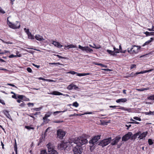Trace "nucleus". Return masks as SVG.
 <instances>
[{
	"label": "nucleus",
	"instance_id": "bb28decb",
	"mask_svg": "<svg viewBox=\"0 0 154 154\" xmlns=\"http://www.w3.org/2000/svg\"><path fill=\"white\" fill-rule=\"evenodd\" d=\"M102 70L103 71L102 72L105 73H108V72H109L110 71H112V69H102Z\"/></svg>",
	"mask_w": 154,
	"mask_h": 154
},
{
	"label": "nucleus",
	"instance_id": "6e6552de",
	"mask_svg": "<svg viewBox=\"0 0 154 154\" xmlns=\"http://www.w3.org/2000/svg\"><path fill=\"white\" fill-rule=\"evenodd\" d=\"M133 134L131 132H128V133L125 134L122 137V141H126L129 139H130L131 136Z\"/></svg>",
	"mask_w": 154,
	"mask_h": 154
},
{
	"label": "nucleus",
	"instance_id": "7c9ffc66",
	"mask_svg": "<svg viewBox=\"0 0 154 154\" xmlns=\"http://www.w3.org/2000/svg\"><path fill=\"white\" fill-rule=\"evenodd\" d=\"M47 146L48 148V150L49 149H53V146L50 143H48L47 145Z\"/></svg>",
	"mask_w": 154,
	"mask_h": 154
},
{
	"label": "nucleus",
	"instance_id": "393cba45",
	"mask_svg": "<svg viewBox=\"0 0 154 154\" xmlns=\"http://www.w3.org/2000/svg\"><path fill=\"white\" fill-rule=\"evenodd\" d=\"M144 33L146 35V36H149L150 35L154 36V32H148L146 31V32H144Z\"/></svg>",
	"mask_w": 154,
	"mask_h": 154
},
{
	"label": "nucleus",
	"instance_id": "a211bd4d",
	"mask_svg": "<svg viewBox=\"0 0 154 154\" xmlns=\"http://www.w3.org/2000/svg\"><path fill=\"white\" fill-rule=\"evenodd\" d=\"M114 51H115V54H116V55L117 54V53H119V52H121L122 53H125V52L126 51H120L117 48H116L115 47L113 48Z\"/></svg>",
	"mask_w": 154,
	"mask_h": 154
},
{
	"label": "nucleus",
	"instance_id": "5701e85b",
	"mask_svg": "<svg viewBox=\"0 0 154 154\" xmlns=\"http://www.w3.org/2000/svg\"><path fill=\"white\" fill-rule=\"evenodd\" d=\"M4 113V114L7 116V117L9 119H11V116L9 114L7 110H4L3 111Z\"/></svg>",
	"mask_w": 154,
	"mask_h": 154
},
{
	"label": "nucleus",
	"instance_id": "4be33fe9",
	"mask_svg": "<svg viewBox=\"0 0 154 154\" xmlns=\"http://www.w3.org/2000/svg\"><path fill=\"white\" fill-rule=\"evenodd\" d=\"M127 101V99L125 98H121L117 100H116V102L117 103H119L120 102L125 103Z\"/></svg>",
	"mask_w": 154,
	"mask_h": 154
},
{
	"label": "nucleus",
	"instance_id": "a19ab883",
	"mask_svg": "<svg viewBox=\"0 0 154 154\" xmlns=\"http://www.w3.org/2000/svg\"><path fill=\"white\" fill-rule=\"evenodd\" d=\"M24 30L25 31V32L27 33V35L30 32L29 31V29H27L26 28H25L24 29Z\"/></svg>",
	"mask_w": 154,
	"mask_h": 154
},
{
	"label": "nucleus",
	"instance_id": "dca6fc26",
	"mask_svg": "<svg viewBox=\"0 0 154 154\" xmlns=\"http://www.w3.org/2000/svg\"><path fill=\"white\" fill-rule=\"evenodd\" d=\"M35 38L37 40L39 41H41L44 40V39L42 36L38 34L36 35L35 36Z\"/></svg>",
	"mask_w": 154,
	"mask_h": 154
},
{
	"label": "nucleus",
	"instance_id": "09e8293b",
	"mask_svg": "<svg viewBox=\"0 0 154 154\" xmlns=\"http://www.w3.org/2000/svg\"><path fill=\"white\" fill-rule=\"evenodd\" d=\"M42 109V107H39L34 108L33 109L36 111H40Z\"/></svg>",
	"mask_w": 154,
	"mask_h": 154
},
{
	"label": "nucleus",
	"instance_id": "72a5a7b5",
	"mask_svg": "<svg viewBox=\"0 0 154 154\" xmlns=\"http://www.w3.org/2000/svg\"><path fill=\"white\" fill-rule=\"evenodd\" d=\"M66 47L68 48L69 49V48H76V46L73 45L72 44L70 45H68Z\"/></svg>",
	"mask_w": 154,
	"mask_h": 154
},
{
	"label": "nucleus",
	"instance_id": "de8ad7c7",
	"mask_svg": "<svg viewBox=\"0 0 154 154\" xmlns=\"http://www.w3.org/2000/svg\"><path fill=\"white\" fill-rule=\"evenodd\" d=\"M133 119H134L139 121H141V119L140 118L138 117H134Z\"/></svg>",
	"mask_w": 154,
	"mask_h": 154
},
{
	"label": "nucleus",
	"instance_id": "4468645a",
	"mask_svg": "<svg viewBox=\"0 0 154 154\" xmlns=\"http://www.w3.org/2000/svg\"><path fill=\"white\" fill-rule=\"evenodd\" d=\"M52 114V112L51 111H48L46 114L45 115V116L43 118V119L44 120V122H45V120H48L47 118L49 117Z\"/></svg>",
	"mask_w": 154,
	"mask_h": 154
},
{
	"label": "nucleus",
	"instance_id": "a878e982",
	"mask_svg": "<svg viewBox=\"0 0 154 154\" xmlns=\"http://www.w3.org/2000/svg\"><path fill=\"white\" fill-rule=\"evenodd\" d=\"M77 75L79 76H84L87 75H90L91 74L90 73L88 72L84 73H76Z\"/></svg>",
	"mask_w": 154,
	"mask_h": 154
},
{
	"label": "nucleus",
	"instance_id": "c03bdc74",
	"mask_svg": "<svg viewBox=\"0 0 154 154\" xmlns=\"http://www.w3.org/2000/svg\"><path fill=\"white\" fill-rule=\"evenodd\" d=\"M17 94H14L12 96V97L15 99H17Z\"/></svg>",
	"mask_w": 154,
	"mask_h": 154
},
{
	"label": "nucleus",
	"instance_id": "3c124183",
	"mask_svg": "<svg viewBox=\"0 0 154 154\" xmlns=\"http://www.w3.org/2000/svg\"><path fill=\"white\" fill-rule=\"evenodd\" d=\"M68 73L73 75L77 73V72H75L73 71H70V72H68Z\"/></svg>",
	"mask_w": 154,
	"mask_h": 154
},
{
	"label": "nucleus",
	"instance_id": "37998d69",
	"mask_svg": "<svg viewBox=\"0 0 154 154\" xmlns=\"http://www.w3.org/2000/svg\"><path fill=\"white\" fill-rule=\"evenodd\" d=\"M63 122V121H61V120H57V121H54L53 122L54 123H60Z\"/></svg>",
	"mask_w": 154,
	"mask_h": 154
},
{
	"label": "nucleus",
	"instance_id": "0eeeda50",
	"mask_svg": "<svg viewBox=\"0 0 154 154\" xmlns=\"http://www.w3.org/2000/svg\"><path fill=\"white\" fill-rule=\"evenodd\" d=\"M110 108H113L116 109H120L123 110L127 111L129 112L131 111V108H125L124 107L120 106H109Z\"/></svg>",
	"mask_w": 154,
	"mask_h": 154
},
{
	"label": "nucleus",
	"instance_id": "49530a36",
	"mask_svg": "<svg viewBox=\"0 0 154 154\" xmlns=\"http://www.w3.org/2000/svg\"><path fill=\"white\" fill-rule=\"evenodd\" d=\"M41 154H48L46 151L45 150H42L41 151Z\"/></svg>",
	"mask_w": 154,
	"mask_h": 154
},
{
	"label": "nucleus",
	"instance_id": "8fccbe9b",
	"mask_svg": "<svg viewBox=\"0 0 154 154\" xmlns=\"http://www.w3.org/2000/svg\"><path fill=\"white\" fill-rule=\"evenodd\" d=\"M76 115H77V116L80 115V114H76L75 113H74L73 114L70 115L69 116L70 117H71L73 116H76Z\"/></svg>",
	"mask_w": 154,
	"mask_h": 154
},
{
	"label": "nucleus",
	"instance_id": "c756f323",
	"mask_svg": "<svg viewBox=\"0 0 154 154\" xmlns=\"http://www.w3.org/2000/svg\"><path fill=\"white\" fill-rule=\"evenodd\" d=\"M14 149L15 152L16 154H17V143L15 140V143L14 144Z\"/></svg>",
	"mask_w": 154,
	"mask_h": 154
},
{
	"label": "nucleus",
	"instance_id": "c9c22d12",
	"mask_svg": "<svg viewBox=\"0 0 154 154\" xmlns=\"http://www.w3.org/2000/svg\"><path fill=\"white\" fill-rule=\"evenodd\" d=\"M147 99L149 100H154V94L147 97Z\"/></svg>",
	"mask_w": 154,
	"mask_h": 154
},
{
	"label": "nucleus",
	"instance_id": "7ed1b4c3",
	"mask_svg": "<svg viewBox=\"0 0 154 154\" xmlns=\"http://www.w3.org/2000/svg\"><path fill=\"white\" fill-rule=\"evenodd\" d=\"M141 47L134 45L132 46L131 48H128L127 50L128 53H137L140 51Z\"/></svg>",
	"mask_w": 154,
	"mask_h": 154
},
{
	"label": "nucleus",
	"instance_id": "9b49d317",
	"mask_svg": "<svg viewBox=\"0 0 154 154\" xmlns=\"http://www.w3.org/2000/svg\"><path fill=\"white\" fill-rule=\"evenodd\" d=\"M121 137H117L114 139L111 140L112 142L111 143V144L112 145H115L117 144V143L121 139Z\"/></svg>",
	"mask_w": 154,
	"mask_h": 154
},
{
	"label": "nucleus",
	"instance_id": "603ef678",
	"mask_svg": "<svg viewBox=\"0 0 154 154\" xmlns=\"http://www.w3.org/2000/svg\"><path fill=\"white\" fill-rule=\"evenodd\" d=\"M147 89L145 88H143L141 89H138L137 90L139 91H143L145 90H146Z\"/></svg>",
	"mask_w": 154,
	"mask_h": 154
},
{
	"label": "nucleus",
	"instance_id": "ddd939ff",
	"mask_svg": "<svg viewBox=\"0 0 154 154\" xmlns=\"http://www.w3.org/2000/svg\"><path fill=\"white\" fill-rule=\"evenodd\" d=\"M137 133H138L139 134L138 135V138H140V139H142L144 137H145L147 135V132H143L141 134L140 132H139Z\"/></svg>",
	"mask_w": 154,
	"mask_h": 154
},
{
	"label": "nucleus",
	"instance_id": "473e14b6",
	"mask_svg": "<svg viewBox=\"0 0 154 154\" xmlns=\"http://www.w3.org/2000/svg\"><path fill=\"white\" fill-rule=\"evenodd\" d=\"M154 112H152L151 111H149V112H144V113L146 115H153Z\"/></svg>",
	"mask_w": 154,
	"mask_h": 154
},
{
	"label": "nucleus",
	"instance_id": "2eb2a0df",
	"mask_svg": "<svg viewBox=\"0 0 154 154\" xmlns=\"http://www.w3.org/2000/svg\"><path fill=\"white\" fill-rule=\"evenodd\" d=\"M153 69H150L148 70H144L143 71H141L140 72H137L135 74V75H136L138 74H143L146 72H151L152 71Z\"/></svg>",
	"mask_w": 154,
	"mask_h": 154
},
{
	"label": "nucleus",
	"instance_id": "9d476101",
	"mask_svg": "<svg viewBox=\"0 0 154 154\" xmlns=\"http://www.w3.org/2000/svg\"><path fill=\"white\" fill-rule=\"evenodd\" d=\"M9 27L13 29H19L20 27V23L17 21L15 23H11Z\"/></svg>",
	"mask_w": 154,
	"mask_h": 154
},
{
	"label": "nucleus",
	"instance_id": "f704fd0d",
	"mask_svg": "<svg viewBox=\"0 0 154 154\" xmlns=\"http://www.w3.org/2000/svg\"><path fill=\"white\" fill-rule=\"evenodd\" d=\"M65 111H56V112H53L52 113H53V114L54 116H56V115H57L58 113H60V112H64Z\"/></svg>",
	"mask_w": 154,
	"mask_h": 154
},
{
	"label": "nucleus",
	"instance_id": "39448f33",
	"mask_svg": "<svg viewBox=\"0 0 154 154\" xmlns=\"http://www.w3.org/2000/svg\"><path fill=\"white\" fill-rule=\"evenodd\" d=\"M100 135H96L94 136L92 139L89 141V143L92 146H90V149L93 146L97 143V142L100 138Z\"/></svg>",
	"mask_w": 154,
	"mask_h": 154
},
{
	"label": "nucleus",
	"instance_id": "cd10ccee",
	"mask_svg": "<svg viewBox=\"0 0 154 154\" xmlns=\"http://www.w3.org/2000/svg\"><path fill=\"white\" fill-rule=\"evenodd\" d=\"M109 54L113 56L116 55V54H115V51H112L109 50H107L106 51Z\"/></svg>",
	"mask_w": 154,
	"mask_h": 154
},
{
	"label": "nucleus",
	"instance_id": "c85d7f7f",
	"mask_svg": "<svg viewBox=\"0 0 154 154\" xmlns=\"http://www.w3.org/2000/svg\"><path fill=\"white\" fill-rule=\"evenodd\" d=\"M29 38L31 39H34V36L32 35L31 32L29 33L28 35Z\"/></svg>",
	"mask_w": 154,
	"mask_h": 154
},
{
	"label": "nucleus",
	"instance_id": "2f4dec72",
	"mask_svg": "<svg viewBox=\"0 0 154 154\" xmlns=\"http://www.w3.org/2000/svg\"><path fill=\"white\" fill-rule=\"evenodd\" d=\"M21 56L20 54L17 55H15L13 54H12L10 55L9 56V58H13L14 57H20Z\"/></svg>",
	"mask_w": 154,
	"mask_h": 154
},
{
	"label": "nucleus",
	"instance_id": "4d7b16f0",
	"mask_svg": "<svg viewBox=\"0 0 154 154\" xmlns=\"http://www.w3.org/2000/svg\"><path fill=\"white\" fill-rule=\"evenodd\" d=\"M22 102V103L20 105V106L22 107H23L24 106L25 104L23 102V101Z\"/></svg>",
	"mask_w": 154,
	"mask_h": 154
},
{
	"label": "nucleus",
	"instance_id": "f257e3e1",
	"mask_svg": "<svg viewBox=\"0 0 154 154\" xmlns=\"http://www.w3.org/2000/svg\"><path fill=\"white\" fill-rule=\"evenodd\" d=\"M88 140L85 138L79 137L77 139L74 140L72 143H73V145H76L73 148V151L75 154H81L82 152V149L81 146L83 144L87 143Z\"/></svg>",
	"mask_w": 154,
	"mask_h": 154
},
{
	"label": "nucleus",
	"instance_id": "a18cd8bd",
	"mask_svg": "<svg viewBox=\"0 0 154 154\" xmlns=\"http://www.w3.org/2000/svg\"><path fill=\"white\" fill-rule=\"evenodd\" d=\"M9 17H8L7 18V23L8 24L9 26L12 23L11 22H10L8 20V18H9Z\"/></svg>",
	"mask_w": 154,
	"mask_h": 154
},
{
	"label": "nucleus",
	"instance_id": "6ab92c4d",
	"mask_svg": "<svg viewBox=\"0 0 154 154\" xmlns=\"http://www.w3.org/2000/svg\"><path fill=\"white\" fill-rule=\"evenodd\" d=\"M154 40V38H150L149 40L146 42L142 45V46L144 47L146 45H147L149 44L152 41Z\"/></svg>",
	"mask_w": 154,
	"mask_h": 154
},
{
	"label": "nucleus",
	"instance_id": "864d4df0",
	"mask_svg": "<svg viewBox=\"0 0 154 154\" xmlns=\"http://www.w3.org/2000/svg\"><path fill=\"white\" fill-rule=\"evenodd\" d=\"M26 70L29 72H32V70L31 68H26Z\"/></svg>",
	"mask_w": 154,
	"mask_h": 154
},
{
	"label": "nucleus",
	"instance_id": "0e129e2a",
	"mask_svg": "<svg viewBox=\"0 0 154 154\" xmlns=\"http://www.w3.org/2000/svg\"><path fill=\"white\" fill-rule=\"evenodd\" d=\"M32 115V114H30L28 115V116H30V117L32 118H33L34 119H35V118L34 117V116Z\"/></svg>",
	"mask_w": 154,
	"mask_h": 154
},
{
	"label": "nucleus",
	"instance_id": "e2e57ef3",
	"mask_svg": "<svg viewBox=\"0 0 154 154\" xmlns=\"http://www.w3.org/2000/svg\"><path fill=\"white\" fill-rule=\"evenodd\" d=\"M0 103H2V104H5V103L4 102V101L3 100L0 99Z\"/></svg>",
	"mask_w": 154,
	"mask_h": 154
},
{
	"label": "nucleus",
	"instance_id": "f3484780",
	"mask_svg": "<svg viewBox=\"0 0 154 154\" xmlns=\"http://www.w3.org/2000/svg\"><path fill=\"white\" fill-rule=\"evenodd\" d=\"M52 42H53L52 44H53L55 46L60 48L62 47V46L59 42L54 41H53Z\"/></svg>",
	"mask_w": 154,
	"mask_h": 154
},
{
	"label": "nucleus",
	"instance_id": "bf43d9fd",
	"mask_svg": "<svg viewBox=\"0 0 154 154\" xmlns=\"http://www.w3.org/2000/svg\"><path fill=\"white\" fill-rule=\"evenodd\" d=\"M40 112H35V113H32V115H39L40 114Z\"/></svg>",
	"mask_w": 154,
	"mask_h": 154
},
{
	"label": "nucleus",
	"instance_id": "052dcab7",
	"mask_svg": "<svg viewBox=\"0 0 154 154\" xmlns=\"http://www.w3.org/2000/svg\"><path fill=\"white\" fill-rule=\"evenodd\" d=\"M51 64L54 65H55V66H57L58 65H60V64L59 63H51Z\"/></svg>",
	"mask_w": 154,
	"mask_h": 154
},
{
	"label": "nucleus",
	"instance_id": "13d9d810",
	"mask_svg": "<svg viewBox=\"0 0 154 154\" xmlns=\"http://www.w3.org/2000/svg\"><path fill=\"white\" fill-rule=\"evenodd\" d=\"M56 56L57 57H58L59 58H63L64 59L65 58V57H63L62 56H61L59 55H56Z\"/></svg>",
	"mask_w": 154,
	"mask_h": 154
},
{
	"label": "nucleus",
	"instance_id": "ea45409f",
	"mask_svg": "<svg viewBox=\"0 0 154 154\" xmlns=\"http://www.w3.org/2000/svg\"><path fill=\"white\" fill-rule=\"evenodd\" d=\"M148 142L149 145H151L153 143V142H152V140L151 139H149L148 140Z\"/></svg>",
	"mask_w": 154,
	"mask_h": 154
},
{
	"label": "nucleus",
	"instance_id": "69168bd1",
	"mask_svg": "<svg viewBox=\"0 0 154 154\" xmlns=\"http://www.w3.org/2000/svg\"><path fill=\"white\" fill-rule=\"evenodd\" d=\"M28 105L29 106H33L34 105V104L33 103H29L28 104Z\"/></svg>",
	"mask_w": 154,
	"mask_h": 154
},
{
	"label": "nucleus",
	"instance_id": "423d86ee",
	"mask_svg": "<svg viewBox=\"0 0 154 154\" xmlns=\"http://www.w3.org/2000/svg\"><path fill=\"white\" fill-rule=\"evenodd\" d=\"M57 137L61 139L63 138L66 134L65 131L61 129H58L57 131Z\"/></svg>",
	"mask_w": 154,
	"mask_h": 154
},
{
	"label": "nucleus",
	"instance_id": "4c0bfd02",
	"mask_svg": "<svg viewBox=\"0 0 154 154\" xmlns=\"http://www.w3.org/2000/svg\"><path fill=\"white\" fill-rule=\"evenodd\" d=\"M24 97V96L23 95L17 94V98H18L20 100H22Z\"/></svg>",
	"mask_w": 154,
	"mask_h": 154
},
{
	"label": "nucleus",
	"instance_id": "6e6d98bb",
	"mask_svg": "<svg viewBox=\"0 0 154 154\" xmlns=\"http://www.w3.org/2000/svg\"><path fill=\"white\" fill-rule=\"evenodd\" d=\"M94 112H86L84 114H94Z\"/></svg>",
	"mask_w": 154,
	"mask_h": 154
},
{
	"label": "nucleus",
	"instance_id": "1a4fd4ad",
	"mask_svg": "<svg viewBox=\"0 0 154 154\" xmlns=\"http://www.w3.org/2000/svg\"><path fill=\"white\" fill-rule=\"evenodd\" d=\"M79 48L81 49L83 51H85L87 52H92L93 51L92 49H91L88 46L82 47L80 45H79Z\"/></svg>",
	"mask_w": 154,
	"mask_h": 154
},
{
	"label": "nucleus",
	"instance_id": "e433bc0d",
	"mask_svg": "<svg viewBox=\"0 0 154 154\" xmlns=\"http://www.w3.org/2000/svg\"><path fill=\"white\" fill-rule=\"evenodd\" d=\"M72 105L73 106L77 107L79 106V104L77 102H75L73 103Z\"/></svg>",
	"mask_w": 154,
	"mask_h": 154
},
{
	"label": "nucleus",
	"instance_id": "774afa93",
	"mask_svg": "<svg viewBox=\"0 0 154 154\" xmlns=\"http://www.w3.org/2000/svg\"><path fill=\"white\" fill-rule=\"evenodd\" d=\"M46 81H47V82H53L54 81L53 80H51V79H46Z\"/></svg>",
	"mask_w": 154,
	"mask_h": 154
},
{
	"label": "nucleus",
	"instance_id": "338daca9",
	"mask_svg": "<svg viewBox=\"0 0 154 154\" xmlns=\"http://www.w3.org/2000/svg\"><path fill=\"white\" fill-rule=\"evenodd\" d=\"M8 85H10L11 86H12V87L16 88H17L16 86L14 85L13 84H8Z\"/></svg>",
	"mask_w": 154,
	"mask_h": 154
},
{
	"label": "nucleus",
	"instance_id": "f03ea898",
	"mask_svg": "<svg viewBox=\"0 0 154 154\" xmlns=\"http://www.w3.org/2000/svg\"><path fill=\"white\" fill-rule=\"evenodd\" d=\"M71 141H63L61 143L59 144L58 146V148L60 150L65 149L68 147H70L73 146V143H72Z\"/></svg>",
	"mask_w": 154,
	"mask_h": 154
},
{
	"label": "nucleus",
	"instance_id": "5fc2aeb1",
	"mask_svg": "<svg viewBox=\"0 0 154 154\" xmlns=\"http://www.w3.org/2000/svg\"><path fill=\"white\" fill-rule=\"evenodd\" d=\"M8 52L6 51H5V52L2 51L1 50H0V54H4L5 53Z\"/></svg>",
	"mask_w": 154,
	"mask_h": 154
},
{
	"label": "nucleus",
	"instance_id": "20e7f679",
	"mask_svg": "<svg viewBox=\"0 0 154 154\" xmlns=\"http://www.w3.org/2000/svg\"><path fill=\"white\" fill-rule=\"evenodd\" d=\"M111 140L112 138L111 137L104 139L100 142L98 145L104 147L108 145L111 142Z\"/></svg>",
	"mask_w": 154,
	"mask_h": 154
},
{
	"label": "nucleus",
	"instance_id": "b1692460",
	"mask_svg": "<svg viewBox=\"0 0 154 154\" xmlns=\"http://www.w3.org/2000/svg\"><path fill=\"white\" fill-rule=\"evenodd\" d=\"M139 134L138 133H136L134 134V135H132L131 137V140H134L136 138L138 137V135Z\"/></svg>",
	"mask_w": 154,
	"mask_h": 154
},
{
	"label": "nucleus",
	"instance_id": "79ce46f5",
	"mask_svg": "<svg viewBox=\"0 0 154 154\" xmlns=\"http://www.w3.org/2000/svg\"><path fill=\"white\" fill-rule=\"evenodd\" d=\"M25 128L26 129H28V130H30L31 129H34L33 128L29 126H25Z\"/></svg>",
	"mask_w": 154,
	"mask_h": 154
},
{
	"label": "nucleus",
	"instance_id": "412c9836",
	"mask_svg": "<svg viewBox=\"0 0 154 154\" xmlns=\"http://www.w3.org/2000/svg\"><path fill=\"white\" fill-rule=\"evenodd\" d=\"M48 152L49 153V154H57L58 153L57 151L54 150L53 149H49L48 150Z\"/></svg>",
	"mask_w": 154,
	"mask_h": 154
},
{
	"label": "nucleus",
	"instance_id": "f8f14e48",
	"mask_svg": "<svg viewBox=\"0 0 154 154\" xmlns=\"http://www.w3.org/2000/svg\"><path fill=\"white\" fill-rule=\"evenodd\" d=\"M67 89L69 90H71L73 89L77 90L79 89V88L76 85L72 83L68 86Z\"/></svg>",
	"mask_w": 154,
	"mask_h": 154
},
{
	"label": "nucleus",
	"instance_id": "aec40b11",
	"mask_svg": "<svg viewBox=\"0 0 154 154\" xmlns=\"http://www.w3.org/2000/svg\"><path fill=\"white\" fill-rule=\"evenodd\" d=\"M50 94H52V95H63V94L57 91H54L52 92H51L50 93H49Z\"/></svg>",
	"mask_w": 154,
	"mask_h": 154
},
{
	"label": "nucleus",
	"instance_id": "58836bf2",
	"mask_svg": "<svg viewBox=\"0 0 154 154\" xmlns=\"http://www.w3.org/2000/svg\"><path fill=\"white\" fill-rule=\"evenodd\" d=\"M95 64L100 66L101 67H107V66L105 65H104L101 63H95Z\"/></svg>",
	"mask_w": 154,
	"mask_h": 154
},
{
	"label": "nucleus",
	"instance_id": "680f3d73",
	"mask_svg": "<svg viewBox=\"0 0 154 154\" xmlns=\"http://www.w3.org/2000/svg\"><path fill=\"white\" fill-rule=\"evenodd\" d=\"M38 79H39V80H42L44 81H46V79H44V78H43L42 77H39L38 78Z\"/></svg>",
	"mask_w": 154,
	"mask_h": 154
}]
</instances>
